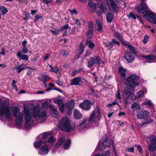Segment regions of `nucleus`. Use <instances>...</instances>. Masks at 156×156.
<instances>
[{
	"label": "nucleus",
	"mask_w": 156,
	"mask_h": 156,
	"mask_svg": "<svg viewBox=\"0 0 156 156\" xmlns=\"http://www.w3.org/2000/svg\"><path fill=\"white\" fill-rule=\"evenodd\" d=\"M87 7L90 12L94 13L96 11V13L98 16H101L102 13L105 14L107 12V5L104 2H102L100 5L92 1H88Z\"/></svg>",
	"instance_id": "obj_1"
},
{
	"label": "nucleus",
	"mask_w": 156,
	"mask_h": 156,
	"mask_svg": "<svg viewBox=\"0 0 156 156\" xmlns=\"http://www.w3.org/2000/svg\"><path fill=\"white\" fill-rule=\"evenodd\" d=\"M139 80V78L136 74H133L126 78V81L129 83L124 88V93L126 95L133 93L134 87L140 83L138 82Z\"/></svg>",
	"instance_id": "obj_2"
},
{
	"label": "nucleus",
	"mask_w": 156,
	"mask_h": 156,
	"mask_svg": "<svg viewBox=\"0 0 156 156\" xmlns=\"http://www.w3.org/2000/svg\"><path fill=\"white\" fill-rule=\"evenodd\" d=\"M58 127L61 130L69 132L72 130L69 121L67 117H63L58 122Z\"/></svg>",
	"instance_id": "obj_3"
},
{
	"label": "nucleus",
	"mask_w": 156,
	"mask_h": 156,
	"mask_svg": "<svg viewBox=\"0 0 156 156\" xmlns=\"http://www.w3.org/2000/svg\"><path fill=\"white\" fill-rule=\"evenodd\" d=\"M101 58L99 56H94V58L90 57L87 60V67L90 68H91L94 65H99L101 63Z\"/></svg>",
	"instance_id": "obj_4"
},
{
	"label": "nucleus",
	"mask_w": 156,
	"mask_h": 156,
	"mask_svg": "<svg viewBox=\"0 0 156 156\" xmlns=\"http://www.w3.org/2000/svg\"><path fill=\"white\" fill-rule=\"evenodd\" d=\"M144 17L149 22H153L156 24V17L155 15L150 9L143 14Z\"/></svg>",
	"instance_id": "obj_5"
},
{
	"label": "nucleus",
	"mask_w": 156,
	"mask_h": 156,
	"mask_svg": "<svg viewBox=\"0 0 156 156\" xmlns=\"http://www.w3.org/2000/svg\"><path fill=\"white\" fill-rule=\"evenodd\" d=\"M149 9L147 5L145 2L140 3L136 8V10L137 12H140L143 14Z\"/></svg>",
	"instance_id": "obj_6"
},
{
	"label": "nucleus",
	"mask_w": 156,
	"mask_h": 156,
	"mask_svg": "<svg viewBox=\"0 0 156 156\" xmlns=\"http://www.w3.org/2000/svg\"><path fill=\"white\" fill-rule=\"evenodd\" d=\"M91 106V102L89 100H84L83 102L79 104L80 108L87 111L90 109Z\"/></svg>",
	"instance_id": "obj_7"
},
{
	"label": "nucleus",
	"mask_w": 156,
	"mask_h": 156,
	"mask_svg": "<svg viewBox=\"0 0 156 156\" xmlns=\"http://www.w3.org/2000/svg\"><path fill=\"white\" fill-rule=\"evenodd\" d=\"M151 139V144L149 145L148 149L152 152L156 150V137L155 135H152Z\"/></svg>",
	"instance_id": "obj_8"
},
{
	"label": "nucleus",
	"mask_w": 156,
	"mask_h": 156,
	"mask_svg": "<svg viewBox=\"0 0 156 156\" xmlns=\"http://www.w3.org/2000/svg\"><path fill=\"white\" fill-rule=\"evenodd\" d=\"M74 101L73 100L70 101L68 103L66 104V110L67 114L70 115L72 114V110L74 106Z\"/></svg>",
	"instance_id": "obj_9"
},
{
	"label": "nucleus",
	"mask_w": 156,
	"mask_h": 156,
	"mask_svg": "<svg viewBox=\"0 0 156 156\" xmlns=\"http://www.w3.org/2000/svg\"><path fill=\"white\" fill-rule=\"evenodd\" d=\"M136 115L139 119H146L149 117V113L145 110H142L137 112Z\"/></svg>",
	"instance_id": "obj_10"
},
{
	"label": "nucleus",
	"mask_w": 156,
	"mask_h": 156,
	"mask_svg": "<svg viewBox=\"0 0 156 156\" xmlns=\"http://www.w3.org/2000/svg\"><path fill=\"white\" fill-rule=\"evenodd\" d=\"M124 57L128 63L132 62L135 58L134 55L128 51L126 52Z\"/></svg>",
	"instance_id": "obj_11"
},
{
	"label": "nucleus",
	"mask_w": 156,
	"mask_h": 156,
	"mask_svg": "<svg viewBox=\"0 0 156 156\" xmlns=\"http://www.w3.org/2000/svg\"><path fill=\"white\" fill-rule=\"evenodd\" d=\"M48 147L47 145L45 144L40 148L38 154H40L41 155L46 154H48Z\"/></svg>",
	"instance_id": "obj_12"
},
{
	"label": "nucleus",
	"mask_w": 156,
	"mask_h": 156,
	"mask_svg": "<svg viewBox=\"0 0 156 156\" xmlns=\"http://www.w3.org/2000/svg\"><path fill=\"white\" fill-rule=\"evenodd\" d=\"M81 82V78L80 77H76L71 80V85L80 86V83Z\"/></svg>",
	"instance_id": "obj_13"
},
{
	"label": "nucleus",
	"mask_w": 156,
	"mask_h": 156,
	"mask_svg": "<svg viewBox=\"0 0 156 156\" xmlns=\"http://www.w3.org/2000/svg\"><path fill=\"white\" fill-rule=\"evenodd\" d=\"M126 71V70L121 66H120L118 68V73L120 75L121 78L123 80L126 78V74L124 73Z\"/></svg>",
	"instance_id": "obj_14"
},
{
	"label": "nucleus",
	"mask_w": 156,
	"mask_h": 156,
	"mask_svg": "<svg viewBox=\"0 0 156 156\" xmlns=\"http://www.w3.org/2000/svg\"><path fill=\"white\" fill-rule=\"evenodd\" d=\"M15 118H16L15 120L16 124L18 126H21L23 119L22 115H21L20 113H19L18 115V116Z\"/></svg>",
	"instance_id": "obj_15"
},
{
	"label": "nucleus",
	"mask_w": 156,
	"mask_h": 156,
	"mask_svg": "<svg viewBox=\"0 0 156 156\" xmlns=\"http://www.w3.org/2000/svg\"><path fill=\"white\" fill-rule=\"evenodd\" d=\"M95 111L93 110L90 115L89 118L88 119V122L90 124L94 123L95 119Z\"/></svg>",
	"instance_id": "obj_16"
},
{
	"label": "nucleus",
	"mask_w": 156,
	"mask_h": 156,
	"mask_svg": "<svg viewBox=\"0 0 156 156\" xmlns=\"http://www.w3.org/2000/svg\"><path fill=\"white\" fill-rule=\"evenodd\" d=\"M21 66H17L15 67V69L16 70V72L18 73H20L22 70H24L25 68L29 69H32L33 70H36V69H33L28 66H26L25 67H23L21 68Z\"/></svg>",
	"instance_id": "obj_17"
},
{
	"label": "nucleus",
	"mask_w": 156,
	"mask_h": 156,
	"mask_svg": "<svg viewBox=\"0 0 156 156\" xmlns=\"http://www.w3.org/2000/svg\"><path fill=\"white\" fill-rule=\"evenodd\" d=\"M109 1L110 3V6L113 11L114 12L117 11L118 9V6L114 0H109Z\"/></svg>",
	"instance_id": "obj_18"
},
{
	"label": "nucleus",
	"mask_w": 156,
	"mask_h": 156,
	"mask_svg": "<svg viewBox=\"0 0 156 156\" xmlns=\"http://www.w3.org/2000/svg\"><path fill=\"white\" fill-rule=\"evenodd\" d=\"M74 117L75 119H80L83 117L81 113L77 109H75L73 113Z\"/></svg>",
	"instance_id": "obj_19"
},
{
	"label": "nucleus",
	"mask_w": 156,
	"mask_h": 156,
	"mask_svg": "<svg viewBox=\"0 0 156 156\" xmlns=\"http://www.w3.org/2000/svg\"><path fill=\"white\" fill-rule=\"evenodd\" d=\"M51 135V133L49 132H45L42 134L39 135L37 137V139H39L42 140V139H45L48 136Z\"/></svg>",
	"instance_id": "obj_20"
},
{
	"label": "nucleus",
	"mask_w": 156,
	"mask_h": 156,
	"mask_svg": "<svg viewBox=\"0 0 156 156\" xmlns=\"http://www.w3.org/2000/svg\"><path fill=\"white\" fill-rule=\"evenodd\" d=\"M126 95L128 96L126 99L125 103L126 104H127L130 101H133L135 99L134 98V95L133 93H131Z\"/></svg>",
	"instance_id": "obj_21"
},
{
	"label": "nucleus",
	"mask_w": 156,
	"mask_h": 156,
	"mask_svg": "<svg viewBox=\"0 0 156 156\" xmlns=\"http://www.w3.org/2000/svg\"><path fill=\"white\" fill-rule=\"evenodd\" d=\"M106 18L108 23H111L114 19L113 14L111 12L108 13L106 15Z\"/></svg>",
	"instance_id": "obj_22"
},
{
	"label": "nucleus",
	"mask_w": 156,
	"mask_h": 156,
	"mask_svg": "<svg viewBox=\"0 0 156 156\" xmlns=\"http://www.w3.org/2000/svg\"><path fill=\"white\" fill-rule=\"evenodd\" d=\"M17 56L20 59L27 61L28 60L29 58L27 55L24 54H22V53L20 52H18L16 54Z\"/></svg>",
	"instance_id": "obj_23"
},
{
	"label": "nucleus",
	"mask_w": 156,
	"mask_h": 156,
	"mask_svg": "<svg viewBox=\"0 0 156 156\" xmlns=\"http://www.w3.org/2000/svg\"><path fill=\"white\" fill-rule=\"evenodd\" d=\"M65 141V138L63 137H61L55 145V147L58 149L61 146Z\"/></svg>",
	"instance_id": "obj_24"
},
{
	"label": "nucleus",
	"mask_w": 156,
	"mask_h": 156,
	"mask_svg": "<svg viewBox=\"0 0 156 156\" xmlns=\"http://www.w3.org/2000/svg\"><path fill=\"white\" fill-rule=\"evenodd\" d=\"M102 146L105 148L106 147H110L111 146V144L109 140L108 139V137L103 142Z\"/></svg>",
	"instance_id": "obj_25"
},
{
	"label": "nucleus",
	"mask_w": 156,
	"mask_h": 156,
	"mask_svg": "<svg viewBox=\"0 0 156 156\" xmlns=\"http://www.w3.org/2000/svg\"><path fill=\"white\" fill-rule=\"evenodd\" d=\"M85 43L86 45L87 46H88L89 48L91 50H93L95 47V44L92 42L90 40L86 41Z\"/></svg>",
	"instance_id": "obj_26"
},
{
	"label": "nucleus",
	"mask_w": 156,
	"mask_h": 156,
	"mask_svg": "<svg viewBox=\"0 0 156 156\" xmlns=\"http://www.w3.org/2000/svg\"><path fill=\"white\" fill-rule=\"evenodd\" d=\"M46 142V141H43L40 140L34 143V146L37 149L41 146L42 143H44Z\"/></svg>",
	"instance_id": "obj_27"
},
{
	"label": "nucleus",
	"mask_w": 156,
	"mask_h": 156,
	"mask_svg": "<svg viewBox=\"0 0 156 156\" xmlns=\"http://www.w3.org/2000/svg\"><path fill=\"white\" fill-rule=\"evenodd\" d=\"M12 112L14 116L15 117H16L18 116V115H17L18 113V112H19V113H20V108L18 106H14Z\"/></svg>",
	"instance_id": "obj_28"
},
{
	"label": "nucleus",
	"mask_w": 156,
	"mask_h": 156,
	"mask_svg": "<svg viewBox=\"0 0 156 156\" xmlns=\"http://www.w3.org/2000/svg\"><path fill=\"white\" fill-rule=\"evenodd\" d=\"M34 116L36 117L40 111L39 107L38 106H35L33 107Z\"/></svg>",
	"instance_id": "obj_29"
},
{
	"label": "nucleus",
	"mask_w": 156,
	"mask_h": 156,
	"mask_svg": "<svg viewBox=\"0 0 156 156\" xmlns=\"http://www.w3.org/2000/svg\"><path fill=\"white\" fill-rule=\"evenodd\" d=\"M96 23L98 26V27L96 28L98 31L101 32L102 31V26L100 21L99 20H97Z\"/></svg>",
	"instance_id": "obj_30"
},
{
	"label": "nucleus",
	"mask_w": 156,
	"mask_h": 156,
	"mask_svg": "<svg viewBox=\"0 0 156 156\" xmlns=\"http://www.w3.org/2000/svg\"><path fill=\"white\" fill-rule=\"evenodd\" d=\"M25 119L26 120L25 123L26 124V126L30 127V125L28 124V122H30L31 119V115H25Z\"/></svg>",
	"instance_id": "obj_31"
},
{
	"label": "nucleus",
	"mask_w": 156,
	"mask_h": 156,
	"mask_svg": "<svg viewBox=\"0 0 156 156\" xmlns=\"http://www.w3.org/2000/svg\"><path fill=\"white\" fill-rule=\"evenodd\" d=\"M104 45L107 48L108 51H110L113 47V44L112 41L111 42H108L107 43L104 42Z\"/></svg>",
	"instance_id": "obj_32"
},
{
	"label": "nucleus",
	"mask_w": 156,
	"mask_h": 156,
	"mask_svg": "<svg viewBox=\"0 0 156 156\" xmlns=\"http://www.w3.org/2000/svg\"><path fill=\"white\" fill-rule=\"evenodd\" d=\"M127 48L129 49V50L132 51L134 54L136 55L137 54V52L136 48L130 44L128 46Z\"/></svg>",
	"instance_id": "obj_33"
},
{
	"label": "nucleus",
	"mask_w": 156,
	"mask_h": 156,
	"mask_svg": "<svg viewBox=\"0 0 156 156\" xmlns=\"http://www.w3.org/2000/svg\"><path fill=\"white\" fill-rule=\"evenodd\" d=\"M117 105L118 106L119 108H121V107L119 105L118 100L117 99H115L112 103H109L107 105V106L108 107H111L112 105Z\"/></svg>",
	"instance_id": "obj_34"
},
{
	"label": "nucleus",
	"mask_w": 156,
	"mask_h": 156,
	"mask_svg": "<svg viewBox=\"0 0 156 156\" xmlns=\"http://www.w3.org/2000/svg\"><path fill=\"white\" fill-rule=\"evenodd\" d=\"M71 144V140L70 139L67 140L64 143L63 146L65 149H67L70 146Z\"/></svg>",
	"instance_id": "obj_35"
},
{
	"label": "nucleus",
	"mask_w": 156,
	"mask_h": 156,
	"mask_svg": "<svg viewBox=\"0 0 156 156\" xmlns=\"http://www.w3.org/2000/svg\"><path fill=\"white\" fill-rule=\"evenodd\" d=\"M143 57L148 60H154L156 58V57L153 55H149L147 56H143Z\"/></svg>",
	"instance_id": "obj_36"
},
{
	"label": "nucleus",
	"mask_w": 156,
	"mask_h": 156,
	"mask_svg": "<svg viewBox=\"0 0 156 156\" xmlns=\"http://www.w3.org/2000/svg\"><path fill=\"white\" fill-rule=\"evenodd\" d=\"M54 102L57 104L58 106L61 105L63 104V101L61 99H56L54 100Z\"/></svg>",
	"instance_id": "obj_37"
},
{
	"label": "nucleus",
	"mask_w": 156,
	"mask_h": 156,
	"mask_svg": "<svg viewBox=\"0 0 156 156\" xmlns=\"http://www.w3.org/2000/svg\"><path fill=\"white\" fill-rule=\"evenodd\" d=\"M17 81L15 80H13L12 83L11 84V85L12 87V89H15L16 90V91L17 92L18 91V89L16 85L15 84V83Z\"/></svg>",
	"instance_id": "obj_38"
},
{
	"label": "nucleus",
	"mask_w": 156,
	"mask_h": 156,
	"mask_svg": "<svg viewBox=\"0 0 156 156\" xmlns=\"http://www.w3.org/2000/svg\"><path fill=\"white\" fill-rule=\"evenodd\" d=\"M114 34L115 37L117 38L120 41H122V40L123 39L122 37L119 33L118 32H115Z\"/></svg>",
	"instance_id": "obj_39"
},
{
	"label": "nucleus",
	"mask_w": 156,
	"mask_h": 156,
	"mask_svg": "<svg viewBox=\"0 0 156 156\" xmlns=\"http://www.w3.org/2000/svg\"><path fill=\"white\" fill-rule=\"evenodd\" d=\"M153 122L154 120L152 119H150L146 121V122L141 123V126H143L145 124H146L147 125L148 124H150L152 123H153Z\"/></svg>",
	"instance_id": "obj_40"
},
{
	"label": "nucleus",
	"mask_w": 156,
	"mask_h": 156,
	"mask_svg": "<svg viewBox=\"0 0 156 156\" xmlns=\"http://www.w3.org/2000/svg\"><path fill=\"white\" fill-rule=\"evenodd\" d=\"M94 29H88L87 33V36L89 38H91L93 35V33Z\"/></svg>",
	"instance_id": "obj_41"
},
{
	"label": "nucleus",
	"mask_w": 156,
	"mask_h": 156,
	"mask_svg": "<svg viewBox=\"0 0 156 156\" xmlns=\"http://www.w3.org/2000/svg\"><path fill=\"white\" fill-rule=\"evenodd\" d=\"M0 10L2 13L3 14H6L8 11L7 8L3 6L2 7H0Z\"/></svg>",
	"instance_id": "obj_42"
},
{
	"label": "nucleus",
	"mask_w": 156,
	"mask_h": 156,
	"mask_svg": "<svg viewBox=\"0 0 156 156\" xmlns=\"http://www.w3.org/2000/svg\"><path fill=\"white\" fill-rule=\"evenodd\" d=\"M131 107L133 109H139L140 108V106L139 104L136 103H133Z\"/></svg>",
	"instance_id": "obj_43"
},
{
	"label": "nucleus",
	"mask_w": 156,
	"mask_h": 156,
	"mask_svg": "<svg viewBox=\"0 0 156 156\" xmlns=\"http://www.w3.org/2000/svg\"><path fill=\"white\" fill-rule=\"evenodd\" d=\"M85 46H82L81 47H79V50L78 51L79 52V54L77 55V56L78 58H79L80 55L82 54V53L84 52V50Z\"/></svg>",
	"instance_id": "obj_44"
},
{
	"label": "nucleus",
	"mask_w": 156,
	"mask_h": 156,
	"mask_svg": "<svg viewBox=\"0 0 156 156\" xmlns=\"http://www.w3.org/2000/svg\"><path fill=\"white\" fill-rule=\"evenodd\" d=\"M96 112L97 114V118L98 121H99L100 120L101 112L98 107L96 108Z\"/></svg>",
	"instance_id": "obj_45"
},
{
	"label": "nucleus",
	"mask_w": 156,
	"mask_h": 156,
	"mask_svg": "<svg viewBox=\"0 0 156 156\" xmlns=\"http://www.w3.org/2000/svg\"><path fill=\"white\" fill-rule=\"evenodd\" d=\"M50 30L55 35H57L60 33V30L58 29L55 28L54 30Z\"/></svg>",
	"instance_id": "obj_46"
},
{
	"label": "nucleus",
	"mask_w": 156,
	"mask_h": 156,
	"mask_svg": "<svg viewBox=\"0 0 156 156\" xmlns=\"http://www.w3.org/2000/svg\"><path fill=\"white\" fill-rule=\"evenodd\" d=\"M82 69H79L77 70H75L72 73V76H74L76 75L79 74L81 71Z\"/></svg>",
	"instance_id": "obj_47"
},
{
	"label": "nucleus",
	"mask_w": 156,
	"mask_h": 156,
	"mask_svg": "<svg viewBox=\"0 0 156 156\" xmlns=\"http://www.w3.org/2000/svg\"><path fill=\"white\" fill-rule=\"evenodd\" d=\"M28 51V49L26 47H23L22 50L21 51L19 50L18 52H20L22 53L25 54L27 53Z\"/></svg>",
	"instance_id": "obj_48"
},
{
	"label": "nucleus",
	"mask_w": 156,
	"mask_h": 156,
	"mask_svg": "<svg viewBox=\"0 0 156 156\" xmlns=\"http://www.w3.org/2000/svg\"><path fill=\"white\" fill-rule=\"evenodd\" d=\"M116 98L117 100H121V97L120 96V92L119 90H118L117 91V93L115 95Z\"/></svg>",
	"instance_id": "obj_49"
},
{
	"label": "nucleus",
	"mask_w": 156,
	"mask_h": 156,
	"mask_svg": "<svg viewBox=\"0 0 156 156\" xmlns=\"http://www.w3.org/2000/svg\"><path fill=\"white\" fill-rule=\"evenodd\" d=\"M23 112L25 114V115H31V113L28 108H26L25 107H24Z\"/></svg>",
	"instance_id": "obj_50"
},
{
	"label": "nucleus",
	"mask_w": 156,
	"mask_h": 156,
	"mask_svg": "<svg viewBox=\"0 0 156 156\" xmlns=\"http://www.w3.org/2000/svg\"><path fill=\"white\" fill-rule=\"evenodd\" d=\"M47 115L46 112L45 111L41 112L38 115V116L40 118L45 117Z\"/></svg>",
	"instance_id": "obj_51"
},
{
	"label": "nucleus",
	"mask_w": 156,
	"mask_h": 156,
	"mask_svg": "<svg viewBox=\"0 0 156 156\" xmlns=\"http://www.w3.org/2000/svg\"><path fill=\"white\" fill-rule=\"evenodd\" d=\"M102 143L101 142H99L98 146L97 147V149L99 151H102Z\"/></svg>",
	"instance_id": "obj_52"
},
{
	"label": "nucleus",
	"mask_w": 156,
	"mask_h": 156,
	"mask_svg": "<svg viewBox=\"0 0 156 156\" xmlns=\"http://www.w3.org/2000/svg\"><path fill=\"white\" fill-rule=\"evenodd\" d=\"M121 42L126 48H127L128 46L129 45V44H130L128 42L126 41H124L123 39L122 40V41H121Z\"/></svg>",
	"instance_id": "obj_53"
},
{
	"label": "nucleus",
	"mask_w": 156,
	"mask_h": 156,
	"mask_svg": "<svg viewBox=\"0 0 156 156\" xmlns=\"http://www.w3.org/2000/svg\"><path fill=\"white\" fill-rule=\"evenodd\" d=\"M48 102L47 101H45L41 105L42 107L44 108H48Z\"/></svg>",
	"instance_id": "obj_54"
},
{
	"label": "nucleus",
	"mask_w": 156,
	"mask_h": 156,
	"mask_svg": "<svg viewBox=\"0 0 156 156\" xmlns=\"http://www.w3.org/2000/svg\"><path fill=\"white\" fill-rule=\"evenodd\" d=\"M50 71L55 73H57L58 71V70L57 67L55 66V67H53L51 69H50Z\"/></svg>",
	"instance_id": "obj_55"
},
{
	"label": "nucleus",
	"mask_w": 156,
	"mask_h": 156,
	"mask_svg": "<svg viewBox=\"0 0 156 156\" xmlns=\"http://www.w3.org/2000/svg\"><path fill=\"white\" fill-rule=\"evenodd\" d=\"M137 15L134 14L133 12H131L129 13V16L131 17L133 19H136V18Z\"/></svg>",
	"instance_id": "obj_56"
},
{
	"label": "nucleus",
	"mask_w": 156,
	"mask_h": 156,
	"mask_svg": "<svg viewBox=\"0 0 156 156\" xmlns=\"http://www.w3.org/2000/svg\"><path fill=\"white\" fill-rule=\"evenodd\" d=\"M135 146L137 147V149L139 151V153L140 154H142V151H143V149L141 147V146L140 145H137L136 144Z\"/></svg>",
	"instance_id": "obj_57"
},
{
	"label": "nucleus",
	"mask_w": 156,
	"mask_h": 156,
	"mask_svg": "<svg viewBox=\"0 0 156 156\" xmlns=\"http://www.w3.org/2000/svg\"><path fill=\"white\" fill-rule=\"evenodd\" d=\"M43 18V17L41 16H39V15H37L34 19V22H36L38 21L39 19Z\"/></svg>",
	"instance_id": "obj_58"
},
{
	"label": "nucleus",
	"mask_w": 156,
	"mask_h": 156,
	"mask_svg": "<svg viewBox=\"0 0 156 156\" xmlns=\"http://www.w3.org/2000/svg\"><path fill=\"white\" fill-rule=\"evenodd\" d=\"M59 109L60 111H61L62 113H63L64 112V108L65 106L64 105V103L61 105H59Z\"/></svg>",
	"instance_id": "obj_59"
},
{
	"label": "nucleus",
	"mask_w": 156,
	"mask_h": 156,
	"mask_svg": "<svg viewBox=\"0 0 156 156\" xmlns=\"http://www.w3.org/2000/svg\"><path fill=\"white\" fill-rule=\"evenodd\" d=\"M89 29H94L93 23L92 21H90L88 23Z\"/></svg>",
	"instance_id": "obj_60"
},
{
	"label": "nucleus",
	"mask_w": 156,
	"mask_h": 156,
	"mask_svg": "<svg viewBox=\"0 0 156 156\" xmlns=\"http://www.w3.org/2000/svg\"><path fill=\"white\" fill-rule=\"evenodd\" d=\"M138 95L139 98L142 97L144 95V92L142 90H140L138 92Z\"/></svg>",
	"instance_id": "obj_61"
},
{
	"label": "nucleus",
	"mask_w": 156,
	"mask_h": 156,
	"mask_svg": "<svg viewBox=\"0 0 156 156\" xmlns=\"http://www.w3.org/2000/svg\"><path fill=\"white\" fill-rule=\"evenodd\" d=\"M126 150L128 152L133 153L134 152V147H128L126 149Z\"/></svg>",
	"instance_id": "obj_62"
},
{
	"label": "nucleus",
	"mask_w": 156,
	"mask_h": 156,
	"mask_svg": "<svg viewBox=\"0 0 156 156\" xmlns=\"http://www.w3.org/2000/svg\"><path fill=\"white\" fill-rule=\"evenodd\" d=\"M73 20L75 21V24L79 26L81 25V23L79 22V20L77 19H73Z\"/></svg>",
	"instance_id": "obj_63"
},
{
	"label": "nucleus",
	"mask_w": 156,
	"mask_h": 156,
	"mask_svg": "<svg viewBox=\"0 0 156 156\" xmlns=\"http://www.w3.org/2000/svg\"><path fill=\"white\" fill-rule=\"evenodd\" d=\"M112 41L113 45L115 44H116L118 46L119 45L120 42L119 41H116L115 39H112Z\"/></svg>",
	"instance_id": "obj_64"
}]
</instances>
